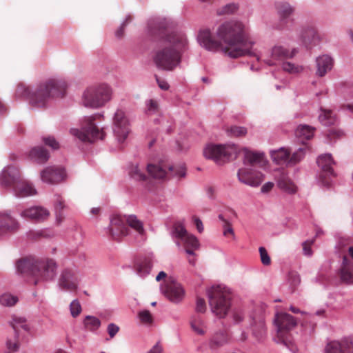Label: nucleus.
I'll return each mask as SVG.
<instances>
[{
    "label": "nucleus",
    "instance_id": "nucleus-5",
    "mask_svg": "<svg viewBox=\"0 0 353 353\" xmlns=\"http://www.w3.org/2000/svg\"><path fill=\"white\" fill-rule=\"evenodd\" d=\"M0 184L5 188L12 187L16 196L19 197L32 196L37 193L30 183L21 179L19 170L13 166H8L3 170Z\"/></svg>",
    "mask_w": 353,
    "mask_h": 353
},
{
    "label": "nucleus",
    "instance_id": "nucleus-29",
    "mask_svg": "<svg viewBox=\"0 0 353 353\" xmlns=\"http://www.w3.org/2000/svg\"><path fill=\"white\" fill-rule=\"evenodd\" d=\"M230 339V336L225 330L216 332L212 336L210 345L211 348H217L226 344Z\"/></svg>",
    "mask_w": 353,
    "mask_h": 353
},
{
    "label": "nucleus",
    "instance_id": "nucleus-14",
    "mask_svg": "<svg viewBox=\"0 0 353 353\" xmlns=\"http://www.w3.org/2000/svg\"><path fill=\"white\" fill-rule=\"evenodd\" d=\"M112 130L114 136L119 143H123L130 132V122L125 112L118 109L112 119Z\"/></svg>",
    "mask_w": 353,
    "mask_h": 353
},
{
    "label": "nucleus",
    "instance_id": "nucleus-30",
    "mask_svg": "<svg viewBox=\"0 0 353 353\" xmlns=\"http://www.w3.org/2000/svg\"><path fill=\"white\" fill-rule=\"evenodd\" d=\"M290 152L285 148H280L277 150L270 152L271 158L273 161L279 165H288V157Z\"/></svg>",
    "mask_w": 353,
    "mask_h": 353
},
{
    "label": "nucleus",
    "instance_id": "nucleus-33",
    "mask_svg": "<svg viewBox=\"0 0 353 353\" xmlns=\"http://www.w3.org/2000/svg\"><path fill=\"white\" fill-rule=\"evenodd\" d=\"M218 218L222 222L223 235L226 238L235 240L236 236L231 222L221 214L219 215Z\"/></svg>",
    "mask_w": 353,
    "mask_h": 353
},
{
    "label": "nucleus",
    "instance_id": "nucleus-1",
    "mask_svg": "<svg viewBox=\"0 0 353 353\" xmlns=\"http://www.w3.org/2000/svg\"><path fill=\"white\" fill-rule=\"evenodd\" d=\"M219 41L212 37L209 29L201 30L198 41L206 50L221 51L231 58L248 56L259 58L254 46V39L250 36L248 28L239 21H230L221 23L216 30Z\"/></svg>",
    "mask_w": 353,
    "mask_h": 353
},
{
    "label": "nucleus",
    "instance_id": "nucleus-11",
    "mask_svg": "<svg viewBox=\"0 0 353 353\" xmlns=\"http://www.w3.org/2000/svg\"><path fill=\"white\" fill-rule=\"evenodd\" d=\"M147 170L152 177L157 179H169L172 177L182 178L186 174V168L183 163L177 165H167L164 163L148 164Z\"/></svg>",
    "mask_w": 353,
    "mask_h": 353
},
{
    "label": "nucleus",
    "instance_id": "nucleus-35",
    "mask_svg": "<svg viewBox=\"0 0 353 353\" xmlns=\"http://www.w3.org/2000/svg\"><path fill=\"white\" fill-rule=\"evenodd\" d=\"M152 267V260L150 258H145L136 265V271L141 276L148 275Z\"/></svg>",
    "mask_w": 353,
    "mask_h": 353
},
{
    "label": "nucleus",
    "instance_id": "nucleus-38",
    "mask_svg": "<svg viewBox=\"0 0 353 353\" xmlns=\"http://www.w3.org/2000/svg\"><path fill=\"white\" fill-rule=\"evenodd\" d=\"M144 167H140L139 165H132L130 169L129 174L130 176L136 181H145L147 176L144 172Z\"/></svg>",
    "mask_w": 353,
    "mask_h": 353
},
{
    "label": "nucleus",
    "instance_id": "nucleus-24",
    "mask_svg": "<svg viewBox=\"0 0 353 353\" xmlns=\"http://www.w3.org/2000/svg\"><path fill=\"white\" fill-rule=\"evenodd\" d=\"M244 157L243 159L245 167L255 168L256 167H263L266 161L263 153L252 152L245 149L243 150Z\"/></svg>",
    "mask_w": 353,
    "mask_h": 353
},
{
    "label": "nucleus",
    "instance_id": "nucleus-63",
    "mask_svg": "<svg viewBox=\"0 0 353 353\" xmlns=\"http://www.w3.org/2000/svg\"><path fill=\"white\" fill-rule=\"evenodd\" d=\"M273 186L274 184L272 183H266L261 187V191L262 192H268L272 189Z\"/></svg>",
    "mask_w": 353,
    "mask_h": 353
},
{
    "label": "nucleus",
    "instance_id": "nucleus-13",
    "mask_svg": "<svg viewBox=\"0 0 353 353\" xmlns=\"http://www.w3.org/2000/svg\"><path fill=\"white\" fill-rule=\"evenodd\" d=\"M173 235L178 245L182 244L188 254H194V250L199 247V241L196 236L188 232L181 223L177 222L174 225Z\"/></svg>",
    "mask_w": 353,
    "mask_h": 353
},
{
    "label": "nucleus",
    "instance_id": "nucleus-12",
    "mask_svg": "<svg viewBox=\"0 0 353 353\" xmlns=\"http://www.w3.org/2000/svg\"><path fill=\"white\" fill-rule=\"evenodd\" d=\"M237 152V148L234 145L208 144L203 149V155L205 158L220 164L235 159Z\"/></svg>",
    "mask_w": 353,
    "mask_h": 353
},
{
    "label": "nucleus",
    "instance_id": "nucleus-40",
    "mask_svg": "<svg viewBox=\"0 0 353 353\" xmlns=\"http://www.w3.org/2000/svg\"><path fill=\"white\" fill-rule=\"evenodd\" d=\"M54 208L56 210L57 222L59 224L64 220V216L62 213V210L65 208L64 201L59 196H58L56 199Z\"/></svg>",
    "mask_w": 353,
    "mask_h": 353
},
{
    "label": "nucleus",
    "instance_id": "nucleus-7",
    "mask_svg": "<svg viewBox=\"0 0 353 353\" xmlns=\"http://www.w3.org/2000/svg\"><path fill=\"white\" fill-rule=\"evenodd\" d=\"M128 225L134 229L139 234H143V223L135 216L128 217L120 215L113 216L109 227L110 234L114 240L119 241L122 237L128 235Z\"/></svg>",
    "mask_w": 353,
    "mask_h": 353
},
{
    "label": "nucleus",
    "instance_id": "nucleus-45",
    "mask_svg": "<svg viewBox=\"0 0 353 353\" xmlns=\"http://www.w3.org/2000/svg\"><path fill=\"white\" fill-rule=\"evenodd\" d=\"M256 322V321H254ZM257 323L253 327V334L257 339H261L263 337L265 332V326L264 321L261 319L257 321Z\"/></svg>",
    "mask_w": 353,
    "mask_h": 353
},
{
    "label": "nucleus",
    "instance_id": "nucleus-2",
    "mask_svg": "<svg viewBox=\"0 0 353 353\" xmlns=\"http://www.w3.org/2000/svg\"><path fill=\"white\" fill-rule=\"evenodd\" d=\"M152 34H158L161 40L154 52L153 61L158 68L173 70L181 61L182 52L188 46V40L181 32L173 31L165 21L150 26Z\"/></svg>",
    "mask_w": 353,
    "mask_h": 353
},
{
    "label": "nucleus",
    "instance_id": "nucleus-51",
    "mask_svg": "<svg viewBox=\"0 0 353 353\" xmlns=\"http://www.w3.org/2000/svg\"><path fill=\"white\" fill-rule=\"evenodd\" d=\"M43 141L46 145L51 147L52 149H58L59 148V143L53 137H43Z\"/></svg>",
    "mask_w": 353,
    "mask_h": 353
},
{
    "label": "nucleus",
    "instance_id": "nucleus-16",
    "mask_svg": "<svg viewBox=\"0 0 353 353\" xmlns=\"http://www.w3.org/2000/svg\"><path fill=\"white\" fill-rule=\"evenodd\" d=\"M335 163L330 154H325L317 159V164L321 169L319 179L325 186H330L332 179L335 176L332 165Z\"/></svg>",
    "mask_w": 353,
    "mask_h": 353
},
{
    "label": "nucleus",
    "instance_id": "nucleus-3",
    "mask_svg": "<svg viewBox=\"0 0 353 353\" xmlns=\"http://www.w3.org/2000/svg\"><path fill=\"white\" fill-rule=\"evenodd\" d=\"M66 88L67 84L64 80L49 79L41 83L34 90L29 86L19 85L17 94L28 98L32 105L42 108L50 99L64 97Z\"/></svg>",
    "mask_w": 353,
    "mask_h": 353
},
{
    "label": "nucleus",
    "instance_id": "nucleus-10",
    "mask_svg": "<svg viewBox=\"0 0 353 353\" xmlns=\"http://www.w3.org/2000/svg\"><path fill=\"white\" fill-rule=\"evenodd\" d=\"M275 323L277 327L275 341L290 348L293 344L290 331L296 326V320L288 313L281 312L276 314Z\"/></svg>",
    "mask_w": 353,
    "mask_h": 353
},
{
    "label": "nucleus",
    "instance_id": "nucleus-36",
    "mask_svg": "<svg viewBox=\"0 0 353 353\" xmlns=\"http://www.w3.org/2000/svg\"><path fill=\"white\" fill-rule=\"evenodd\" d=\"M278 14L282 21L287 19L294 12V8H292L288 3H281L276 6Z\"/></svg>",
    "mask_w": 353,
    "mask_h": 353
},
{
    "label": "nucleus",
    "instance_id": "nucleus-44",
    "mask_svg": "<svg viewBox=\"0 0 353 353\" xmlns=\"http://www.w3.org/2000/svg\"><path fill=\"white\" fill-rule=\"evenodd\" d=\"M228 134L231 137H244L247 134V129L244 127L231 126L227 129Z\"/></svg>",
    "mask_w": 353,
    "mask_h": 353
},
{
    "label": "nucleus",
    "instance_id": "nucleus-59",
    "mask_svg": "<svg viewBox=\"0 0 353 353\" xmlns=\"http://www.w3.org/2000/svg\"><path fill=\"white\" fill-rule=\"evenodd\" d=\"M156 79H157V83L161 89L164 90H168L169 85L167 83V81H165L163 79H161L160 78H159L157 77H156Z\"/></svg>",
    "mask_w": 353,
    "mask_h": 353
},
{
    "label": "nucleus",
    "instance_id": "nucleus-52",
    "mask_svg": "<svg viewBox=\"0 0 353 353\" xmlns=\"http://www.w3.org/2000/svg\"><path fill=\"white\" fill-rule=\"evenodd\" d=\"M314 240L306 241L303 243V250L305 255L311 256L312 254V245H313Z\"/></svg>",
    "mask_w": 353,
    "mask_h": 353
},
{
    "label": "nucleus",
    "instance_id": "nucleus-18",
    "mask_svg": "<svg viewBox=\"0 0 353 353\" xmlns=\"http://www.w3.org/2000/svg\"><path fill=\"white\" fill-rule=\"evenodd\" d=\"M297 52L296 48L291 51L281 46H275L270 52V57L263 59L264 62L269 65H274L277 61H282L292 58Z\"/></svg>",
    "mask_w": 353,
    "mask_h": 353
},
{
    "label": "nucleus",
    "instance_id": "nucleus-64",
    "mask_svg": "<svg viewBox=\"0 0 353 353\" xmlns=\"http://www.w3.org/2000/svg\"><path fill=\"white\" fill-rule=\"evenodd\" d=\"M166 276H167L166 273H165V272H163V271H161V272H160L158 274V275L157 276V277H156V280H157V281H161V279H165V278L166 277Z\"/></svg>",
    "mask_w": 353,
    "mask_h": 353
},
{
    "label": "nucleus",
    "instance_id": "nucleus-9",
    "mask_svg": "<svg viewBox=\"0 0 353 353\" xmlns=\"http://www.w3.org/2000/svg\"><path fill=\"white\" fill-rule=\"evenodd\" d=\"M209 305L212 313L219 318L225 317L231 305V295L228 290L221 286L208 290Z\"/></svg>",
    "mask_w": 353,
    "mask_h": 353
},
{
    "label": "nucleus",
    "instance_id": "nucleus-62",
    "mask_svg": "<svg viewBox=\"0 0 353 353\" xmlns=\"http://www.w3.org/2000/svg\"><path fill=\"white\" fill-rule=\"evenodd\" d=\"M28 235L29 239L35 240L42 236V232H41L30 231Z\"/></svg>",
    "mask_w": 353,
    "mask_h": 353
},
{
    "label": "nucleus",
    "instance_id": "nucleus-54",
    "mask_svg": "<svg viewBox=\"0 0 353 353\" xmlns=\"http://www.w3.org/2000/svg\"><path fill=\"white\" fill-rule=\"evenodd\" d=\"M132 21V17L130 16L128 17L122 23L121 26L119 30L116 32V36L119 38H121L124 34V28Z\"/></svg>",
    "mask_w": 353,
    "mask_h": 353
},
{
    "label": "nucleus",
    "instance_id": "nucleus-61",
    "mask_svg": "<svg viewBox=\"0 0 353 353\" xmlns=\"http://www.w3.org/2000/svg\"><path fill=\"white\" fill-rule=\"evenodd\" d=\"M158 104L157 102L154 100H150L148 105V110L150 112H155L157 110Z\"/></svg>",
    "mask_w": 353,
    "mask_h": 353
},
{
    "label": "nucleus",
    "instance_id": "nucleus-43",
    "mask_svg": "<svg viewBox=\"0 0 353 353\" xmlns=\"http://www.w3.org/2000/svg\"><path fill=\"white\" fill-rule=\"evenodd\" d=\"M11 325L15 332H17L19 328H22L26 331L28 330L29 327L26 323V321L25 319L21 317H14L13 318L12 321L11 322Z\"/></svg>",
    "mask_w": 353,
    "mask_h": 353
},
{
    "label": "nucleus",
    "instance_id": "nucleus-41",
    "mask_svg": "<svg viewBox=\"0 0 353 353\" xmlns=\"http://www.w3.org/2000/svg\"><path fill=\"white\" fill-rule=\"evenodd\" d=\"M305 156V149L299 148L297 151L294 152L292 155L289 154L288 165H294L299 163Z\"/></svg>",
    "mask_w": 353,
    "mask_h": 353
},
{
    "label": "nucleus",
    "instance_id": "nucleus-48",
    "mask_svg": "<svg viewBox=\"0 0 353 353\" xmlns=\"http://www.w3.org/2000/svg\"><path fill=\"white\" fill-rule=\"evenodd\" d=\"M343 136V132L336 128H330L327 132V137L330 141H335L342 138Z\"/></svg>",
    "mask_w": 353,
    "mask_h": 353
},
{
    "label": "nucleus",
    "instance_id": "nucleus-31",
    "mask_svg": "<svg viewBox=\"0 0 353 353\" xmlns=\"http://www.w3.org/2000/svg\"><path fill=\"white\" fill-rule=\"evenodd\" d=\"M303 43L307 47L315 45L319 41V35L315 28L310 27L305 29L302 34Z\"/></svg>",
    "mask_w": 353,
    "mask_h": 353
},
{
    "label": "nucleus",
    "instance_id": "nucleus-46",
    "mask_svg": "<svg viewBox=\"0 0 353 353\" xmlns=\"http://www.w3.org/2000/svg\"><path fill=\"white\" fill-rule=\"evenodd\" d=\"M17 298L10 294H3L0 296V303L3 306H12L17 302Z\"/></svg>",
    "mask_w": 353,
    "mask_h": 353
},
{
    "label": "nucleus",
    "instance_id": "nucleus-55",
    "mask_svg": "<svg viewBox=\"0 0 353 353\" xmlns=\"http://www.w3.org/2000/svg\"><path fill=\"white\" fill-rule=\"evenodd\" d=\"M107 330L110 337L112 339L119 331V327L114 323H110Z\"/></svg>",
    "mask_w": 353,
    "mask_h": 353
},
{
    "label": "nucleus",
    "instance_id": "nucleus-25",
    "mask_svg": "<svg viewBox=\"0 0 353 353\" xmlns=\"http://www.w3.org/2000/svg\"><path fill=\"white\" fill-rule=\"evenodd\" d=\"M339 276L343 282L353 283V263L350 261L345 256L343 257Z\"/></svg>",
    "mask_w": 353,
    "mask_h": 353
},
{
    "label": "nucleus",
    "instance_id": "nucleus-49",
    "mask_svg": "<svg viewBox=\"0 0 353 353\" xmlns=\"http://www.w3.org/2000/svg\"><path fill=\"white\" fill-rule=\"evenodd\" d=\"M260 259L261 263L264 265H270L271 264V259L264 247H260L259 249Z\"/></svg>",
    "mask_w": 353,
    "mask_h": 353
},
{
    "label": "nucleus",
    "instance_id": "nucleus-27",
    "mask_svg": "<svg viewBox=\"0 0 353 353\" xmlns=\"http://www.w3.org/2000/svg\"><path fill=\"white\" fill-rule=\"evenodd\" d=\"M190 325L192 331L198 335H204L207 332L205 321L199 314H194L190 317Z\"/></svg>",
    "mask_w": 353,
    "mask_h": 353
},
{
    "label": "nucleus",
    "instance_id": "nucleus-6",
    "mask_svg": "<svg viewBox=\"0 0 353 353\" xmlns=\"http://www.w3.org/2000/svg\"><path fill=\"white\" fill-rule=\"evenodd\" d=\"M99 114L85 117L81 122V129L71 128L70 133L79 141L85 143H93L97 140H103L105 132L103 128H99L95 120L99 118Z\"/></svg>",
    "mask_w": 353,
    "mask_h": 353
},
{
    "label": "nucleus",
    "instance_id": "nucleus-47",
    "mask_svg": "<svg viewBox=\"0 0 353 353\" xmlns=\"http://www.w3.org/2000/svg\"><path fill=\"white\" fill-rule=\"evenodd\" d=\"M139 318L141 323L150 325L153 323V317L148 310H143L139 312Z\"/></svg>",
    "mask_w": 353,
    "mask_h": 353
},
{
    "label": "nucleus",
    "instance_id": "nucleus-17",
    "mask_svg": "<svg viewBox=\"0 0 353 353\" xmlns=\"http://www.w3.org/2000/svg\"><path fill=\"white\" fill-rule=\"evenodd\" d=\"M237 176L240 182L251 187H258L264 180L261 172L249 167L239 169Z\"/></svg>",
    "mask_w": 353,
    "mask_h": 353
},
{
    "label": "nucleus",
    "instance_id": "nucleus-15",
    "mask_svg": "<svg viewBox=\"0 0 353 353\" xmlns=\"http://www.w3.org/2000/svg\"><path fill=\"white\" fill-rule=\"evenodd\" d=\"M163 294L171 302L178 303L181 302L185 294L182 285L173 277L168 278L161 286Z\"/></svg>",
    "mask_w": 353,
    "mask_h": 353
},
{
    "label": "nucleus",
    "instance_id": "nucleus-28",
    "mask_svg": "<svg viewBox=\"0 0 353 353\" xmlns=\"http://www.w3.org/2000/svg\"><path fill=\"white\" fill-rule=\"evenodd\" d=\"M29 157L39 163H44L48 160L49 154L45 148L38 146L30 151Z\"/></svg>",
    "mask_w": 353,
    "mask_h": 353
},
{
    "label": "nucleus",
    "instance_id": "nucleus-21",
    "mask_svg": "<svg viewBox=\"0 0 353 353\" xmlns=\"http://www.w3.org/2000/svg\"><path fill=\"white\" fill-rule=\"evenodd\" d=\"M59 286L63 290L76 291L78 287V277L76 273L68 269L63 271L59 279Z\"/></svg>",
    "mask_w": 353,
    "mask_h": 353
},
{
    "label": "nucleus",
    "instance_id": "nucleus-37",
    "mask_svg": "<svg viewBox=\"0 0 353 353\" xmlns=\"http://www.w3.org/2000/svg\"><path fill=\"white\" fill-rule=\"evenodd\" d=\"M321 113L319 116V120L323 125H330L334 123L336 118L331 110L321 108Z\"/></svg>",
    "mask_w": 353,
    "mask_h": 353
},
{
    "label": "nucleus",
    "instance_id": "nucleus-23",
    "mask_svg": "<svg viewBox=\"0 0 353 353\" xmlns=\"http://www.w3.org/2000/svg\"><path fill=\"white\" fill-rule=\"evenodd\" d=\"M65 176L64 169L60 167H48L41 172V177L43 181L48 183H58Z\"/></svg>",
    "mask_w": 353,
    "mask_h": 353
},
{
    "label": "nucleus",
    "instance_id": "nucleus-4",
    "mask_svg": "<svg viewBox=\"0 0 353 353\" xmlns=\"http://www.w3.org/2000/svg\"><path fill=\"white\" fill-rule=\"evenodd\" d=\"M17 271L24 276H32L37 285L41 280H51L56 275L57 264L53 259L26 258L17 264Z\"/></svg>",
    "mask_w": 353,
    "mask_h": 353
},
{
    "label": "nucleus",
    "instance_id": "nucleus-53",
    "mask_svg": "<svg viewBox=\"0 0 353 353\" xmlns=\"http://www.w3.org/2000/svg\"><path fill=\"white\" fill-rule=\"evenodd\" d=\"M206 310L205 301L203 299L198 297L196 303V311L199 313H204Z\"/></svg>",
    "mask_w": 353,
    "mask_h": 353
},
{
    "label": "nucleus",
    "instance_id": "nucleus-26",
    "mask_svg": "<svg viewBox=\"0 0 353 353\" xmlns=\"http://www.w3.org/2000/svg\"><path fill=\"white\" fill-rule=\"evenodd\" d=\"M316 75L323 77L325 74L332 70L333 66L332 59L327 55H323L316 59Z\"/></svg>",
    "mask_w": 353,
    "mask_h": 353
},
{
    "label": "nucleus",
    "instance_id": "nucleus-58",
    "mask_svg": "<svg viewBox=\"0 0 353 353\" xmlns=\"http://www.w3.org/2000/svg\"><path fill=\"white\" fill-rule=\"evenodd\" d=\"M193 221L196 227V229L197 230L199 231V232H202L203 231V223H202V221L200 220L199 218H198L197 216H193Z\"/></svg>",
    "mask_w": 353,
    "mask_h": 353
},
{
    "label": "nucleus",
    "instance_id": "nucleus-42",
    "mask_svg": "<svg viewBox=\"0 0 353 353\" xmlns=\"http://www.w3.org/2000/svg\"><path fill=\"white\" fill-rule=\"evenodd\" d=\"M282 68L285 72L292 74H299L303 70V68L301 66L295 65L289 61L283 62Z\"/></svg>",
    "mask_w": 353,
    "mask_h": 353
},
{
    "label": "nucleus",
    "instance_id": "nucleus-19",
    "mask_svg": "<svg viewBox=\"0 0 353 353\" xmlns=\"http://www.w3.org/2000/svg\"><path fill=\"white\" fill-rule=\"evenodd\" d=\"M324 353H353V338H344L341 341H332L325 347Z\"/></svg>",
    "mask_w": 353,
    "mask_h": 353
},
{
    "label": "nucleus",
    "instance_id": "nucleus-57",
    "mask_svg": "<svg viewBox=\"0 0 353 353\" xmlns=\"http://www.w3.org/2000/svg\"><path fill=\"white\" fill-rule=\"evenodd\" d=\"M238 9V7L236 4H229L225 6L223 8V14H232L234 12Z\"/></svg>",
    "mask_w": 353,
    "mask_h": 353
},
{
    "label": "nucleus",
    "instance_id": "nucleus-8",
    "mask_svg": "<svg viewBox=\"0 0 353 353\" xmlns=\"http://www.w3.org/2000/svg\"><path fill=\"white\" fill-rule=\"evenodd\" d=\"M112 88L106 83L88 88L82 97L83 105L88 108H99L105 105L112 98Z\"/></svg>",
    "mask_w": 353,
    "mask_h": 353
},
{
    "label": "nucleus",
    "instance_id": "nucleus-22",
    "mask_svg": "<svg viewBox=\"0 0 353 353\" xmlns=\"http://www.w3.org/2000/svg\"><path fill=\"white\" fill-rule=\"evenodd\" d=\"M21 216L34 221L41 222L50 216V212L41 206H33L23 210Z\"/></svg>",
    "mask_w": 353,
    "mask_h": 353
},
{
    "label": "nucleus",
    "instance_id": "nucleus-34",
    "mask_svg": "<svg viewBox=\"0 0 353 353\" xmlns=\"http://www.w3.org/2000/svg\"><path fill=\"white\" fill-rule=\"evenodd\" d=\"M278 186L281 190L289 193H295L296 187L292 180L286 175H281L278 180Z\"/></svg>",
    "mask_w": 353,
    "mask_h": 353
},
{
    "label": "nucleus",
    "instance_id": "nucleus-32",
    "mask_svg": "<svg viewBox=\"0 0 353 353\" xmlns=\"http://www.w3.org/2000/svg\"><path fill=\"white\" fill-rule=\"evenodd\" d=\"M315 128L307 125H299L296 131V137L303 140L310 139L314 132Z\"/></svg>",
    "mask_w": 353,
    "mask_h": 353
},
{
    "label": "nucleus",
    "instance_id": "nucleus-20",
    "mask_svg": "<svg viewBox=\"0 0 353 353\" xmlns=\"http://www.w3.org/2000/svg\"><path fill=\"white\" fill-rule=\"evenodd\" d=\"M20 227L19 221L7 212H0V236L16 232Z\"/></svg>",
    "mask_w": 353,
    "mask_h": 353
},
{
    "label": "nucleus",
    "instance_id": "nucleus-60",
    "mask_svg": "<svg viewBox=\"0 0 353 353\" xmlns=\"http://www.w3.org/2000/svg\"><path fill=\"white\" fill-rule=\"evenodd\" d=\"M163 347L159 343H157L148 353H162Z\"/></svg>",
    "mask_w": 353,
    "mask_h": 353
},
{
    "label": "nucleus",
    "instance_id": "nucleus-39",
    "mask_svg": "<svg viewBox=\"0 0 353 353\" xmlns=\"http://www.w3.org/2000/svg\"><path fill=\"white\" fill-rule=\"evenodd\" d=\"M83 323L85 327L90 331L97 330L101 325L100 320L92 316H87L83 321Z\"/></svg>",
    "mask_w": 353,
    "mask_h": 353
},
{
    "label": "nucleus",
    "instance_id": "nucleus-56",
    "mask_svg": "<svg viewBox=\"0 0 353 353\" xmlns=\"http://www.w3.org/2000/svg\"><path fill=\"white\" fill-rule=\"evenodd\" d=\"M7 347L9 351L6 353H11L10 351L16 352L19 349V343L17 341L12 342L10 340L7 341Z\"/></svg>",
    "mask_w": 353,
    "mask_h": 353
},
{
    "label": "nucleus",
    "instance_id": "nucleus-50",
    "mask_svg": "<svg viewBox=\"0 0 353 353\" xmlns=\"http://www.w3.org/2000/svg\"><path fill=\"white\" fill-rule=\"evenodd\" d=\"M70 312L73 317L79 316L81 312V306L78 300L72 301L70 305Z\"/></svg>",
    "mask_w": 353,
    "mask_h": 353
}]
</instances>
